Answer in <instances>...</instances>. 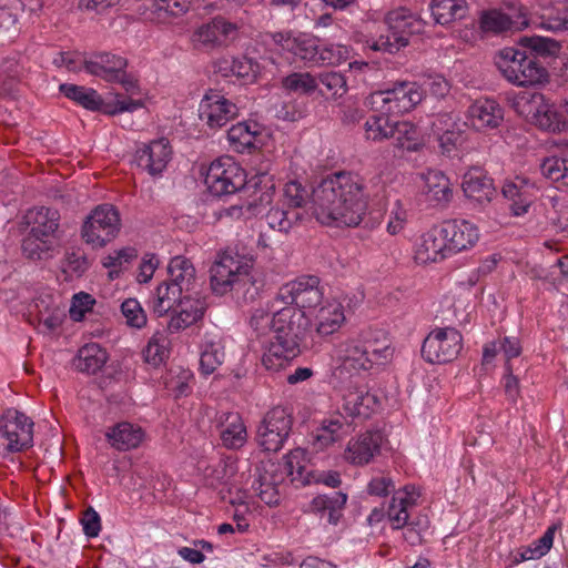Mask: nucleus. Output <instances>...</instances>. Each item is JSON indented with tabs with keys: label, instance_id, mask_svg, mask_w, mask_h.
<instances>
[{
	"label": "nucleus",
	"instance_id": "1",
	"mask_svg": "<svg viewBox=\"0 0 568 568\" xmlns=\"http://www.w3.org/2000/svg\"><path fill=\"white\" fill-rule=\"evenodd\" d=\"M363 180L352 173L338 172L321 181L311 195L312 211L323 225L355 227L367 210Z\"/></svg>",
	"mask_w": 568,
	"mask_h": 568
},
{
	"label": "nucleus",
	"instance_id": "2",
	"mask_svg": "<svg viewBox=\"0 0 568 568\" xmlns=\"http://www.w3.org/2000/svg\"><path fill=\"white\" fill-rule=\"evenodd\" d=\"M310 327L305 312L286 306L273 314L271 328L273 339L262 356V364L268 371H280L300 355L301 342Z\"/></svg>",
	"mask_w": 568,
	"mask_h": 568
},
{
	"label": "nucleus",
	"instance_id": "3",
	"mask_svg": "<svg viewBox=\"0 0 568 568\" xmlns=\"http://www.w3.org/2000/svg\"><path fill=\"white\" fill-rule=\"evenodd\" d=\"M253 264L252 257L234 250L220 252L210 267L212 292L219 296L235 292L242 294L245 300H253L258 292Z\"/></svg>",
	"mask_w": 568,
	"mask_h": 568
},
{
	"label": "nucleus",
	"instance_id": "4",
	"mask_svg": "<svg viewBox=\"0 0 568 568\" xmlns=\"http://www.w3.org/2000/svg\"><path fill=\"white\" fill-rule=\"evenodd\" d=\"M384 22L388 28L387 34H381L377 39L367 40V47L374 51L395 54L409 43L413 34L423 31V21L405 7H398L385 14Z\"/></svg>",
	"mask_w": 568,
	"mask_h": 568
},
{
	"label": "nucleus",
	"instance_id": "5",
	"mask_svg": "<svg viewBox=\"0 0 568 568\" xmlns=\"http://www.w3.org/2000/svg\"><path fill=\"white\" fill-rule=\"evenodd\" d=\"M495 64L501 75L517 87L541 84L548 80L547 69L536 57L515 48H504L495 55Z\"/></svg>",
	"mask_w": 568,
	"mask_h": 568
},
{
	"label": "nucleus",
	"instance_id": "6",
	"mask_svg": "<svg viewBox=\"0 0 568 568\" xmlns=\"http://www.w3.org/2000/svg\"><path fill=\"white\" fill-rule=\"evenodd\" d=\"M307 195V190L301 182L288 181L283 189V204L270 209L266 214L268 226L285 234L300 226L307 216L303 210Z\"/></svg>",
	"mask_w": 568,
	"mask_h": 568
},
{
	"label": "nucleus",
	"instance_id": "7",
	"mask_svg": "<svg viewBox=\"0 0 568 568\" xmlns=\"http://www.w3.org/2000/svg\"><path fill=\"white\" fill-rule=\"evenodd\" d=\"M425 90L410 81L396 82L393 88L373 92L367 103L374 112L396 115L409 112L424 99Z\"/></svg>",
	"mask_w": 568,
	"mask_h": 568
},
{
	"label": "nucleus",
	"instance_id": "8",
	"mask_svg": "<svg viewBox=\"0 0 568 568\" xmlns=\"http://www.w3.org/2000/svg\"><path fill=\"white\" fill-rule=\"evenodd\" d=\"M122 227L119 210L109 203L97 205L81 226V239L94 250L114 241Z\"/></svg>",
	"mask_w": 568,
	"mask_h": 568
},
{
	"label": "nucleus",
	"instance_id": "9",
	"mask_svg": "<svg viewBox=\"0 0 568 568\" xmlns=\"http://www.w3.org/2000/svg\"><path fill=\"white\" fill-rule=\"evenodd\" d=\"M335 363L331 375L334 387L351 383L353 376L371 369V361L365 356L361 341L348 339L341 343L335 351Z\"/></svg>",
	"mask_w": 568,
	"mask_h": 568
},
{
	"label": "nucleus",
	"instance_id": "10",
	"mask_svg": "<svg viewBox=\"0 0 568 568\" xmlns=\"http://www.w3.org/2000/svg\"><path fill=\"white\" fill-rule=\"evenodd\" d=\"M463 347V336L454 327L433 329L424 339L422 356L429 363L444 364L453 362Z\"/></svg>",
	"mask_w": 568,
	"mask_h": 568
},
{
	"label": "nucleus",
	"instance_id": "11",
	"mask_svg": "<svg viewBox=\"0 0 568 568\" xmlns=\"http://www.w3.org/2000/svg\"><path fill=\"white\" fill-rule=\"evenodd\" d=\"M293 419L284 407H274L266 413L257 427L256 440L264 452L277 453L292 430Z\"/></svg>",
	"mask_w": 568,
	"mask_h": 568
},
{
	"label": "nucleus",
	"instance_id": "12",
	"mask_svg": "<svg viewBox=\"0 0 568 568\" xmlns=\"http://www.w3.org/2000/svg\"><path fill=\"white\" fill-rule=\"evenodd\" d=\"M204 182L214 196L233 194L245 184L241 168L230 156L220 158L211 163Z\"/></svg>",
	"mask_w": 568,
	"mask_h": 568
},
{
	"label": "nucleus",
	"instance_id": "13",
	"mask_svg": "<svg viewBox=\"0 0 568 568\" xmlns=\"http://www.w3.org/2000/svg\"><path fill=\"white\" fill-rule=\"evenodd\" d=\"M0 435L9 452H21L32 446L33 422L22 412L8 408L0 416Z\"/></svg>",
	"mask_w": 568,
	"mask_h": 568
},
{
	"label": "nucleus",
	"instance_id": "14",
	"mask_svg": "<svg viewBox=\"0 0 568 568\" xmlns=\"http://www.w3.org/2000/svg\"><path fill=\"white\" fill-rule=\"evenodd\" d=\"M277 298L288 306L303 311L318 306L323 300L317 276H304L283 285Z\"/></svg>",
	"mask_w": 568,
	"mask_h": 568
},
{
	"label": "nucleus",
	"instance_id": "15",
	"mask_svg": "<svg viewBox=\"0 0 568 568\" xmlns=\"http://www.w3.org/2000/svg\"><path fill=\"white\" fill-rule=\"evenodd\" d=\"M239 29L236 23L222 16H216L193 32L192 42L196 48L219 49L234 41L239 36Z\"/></svg>",
	"mask_w": 568,
	"mask_h": 568
},
{
	"label": "nucleus",
	"instance_id": "16",
	"mask_svg": "<svg viewBox=\"0 0 568 568\" xmlns=\"http://www.w3.org/2000/svg\"><path fill=\"white\" fill-rule=\"evenodd\" d=\"M524 108L530 122L540 130L556 133L564 131L567 126L565 116L541 93L531 94Z\"/></svg>",
	"mask_w": 568,
	"mask_h": 568
},
{
	"label": "nucleus",
	"instance_id": "17",
	"mask_svg": "<svg viewBox=\"0 0 568 568\" xmlns=\"http://www.w3.org/2000/svg\"><path fill=\"white\" fill-rule=\"evenodd\" d=\"M200 118L212 129L224 126L237 114V108L219 91L210 90L200 103Z\"/></svg>",
	"mask_w": 568,
	"mask_h": 568
},
{
	"label": "nucleus",
	"instance_id": "18",
	"mask_svg": "<svg viewBox=\"0 0 568 568\" xmlns=\"http://www.w3.org/2000/svg\"><path fill=\"white\" fill-rule=\"evenodd\" d=\"M172 158L170 142L162 138L144 144L135 152V162L139 168L152 176L160 175Z\"/></svg>",
	"mask_w": 568,
	"mask_h": 568
},
{
	"label": "nucleus",
	"instance_id": "19",
	"mask_svg": "<svg viewBox=\"0 0 568 568\" xmlns=\"http://www.w3.org/2000/svg\"><path fill=\"white\" fill-rule=\"evenodd\" d=\"M450 255L470 250L479 240L478 227L466 220H450L442 224Z\"/></svg>",
	"mask_w": 568,
	"mask_h": 568
},
{
	"label": "nucleus",
	"instance_id": "20",
	"mask_svg": "<svg viewBox=\"0 0 568 568\" xmlns=\"http://www.w3.org/2000/svg\"><path fill=\"white\" fill-rule=\"evenodd\" d=\"M444 235L442 225L424 233L415 250V261L418 264H427L436 263L450 256Z\"/></svg>",
	"mask_w": 568,
	"mask_h": 568
},
{
	"label": "nucleus",
	"instance_id": "21",
	"mask_svg": "<svg viewBox=\"0 0 568 568\" xmlns=\"http://www.w3.org/2000/svg\"><path fill=\"white\" fill-rule=\"evenodd\" d=\"M353 430V420H349L343 413L336 412L322 422L321 427L314 435L313 446L315 449L322 450L343 439Z\"/></svg>",
	"mask_w": 568,
	"mask_h": 568
},
{
	"label": "nucleus",
	"instance_id": "22",
	"mask_svg": "<svg viewBox=\"0 0 568 568\" xmlns=\"http://www.w3.org/2000/svg\"><path fill=\"white\" fill-rule=\"evenodd\" d=\"M342 394V410L347 418L363 417L367 418L377 408V397L367 390L357 387H339Z\"/></svg>",
	"mask_w": 568,
	"mask_h": 568
},
{
	"label": "nucleus",
	"instance_id": "23",
	"mask_svg": "<svg viewBox=\"0 0 568 568\" xmlns=\"http://www.w3.org/2000/svg\"><path fill=\"white\" fill-rule=\"evenodd\" d=\"M468 119L477 131L497 129L504 121V109L493 99H479L469 106Z\"/></svg>",
	"mask_w": 568,
	"mask_h": 568
},
{
	"label": "nucleus",
	"instance_id": "24",
	"mask_svg": "<svg viewBox=\"0 0 568 568\" xmlns=\"http://www.w3.org/2000/svg\"><path fill=\"white\" fill-rule=\"evenodd\" d=\"M501 193L511 202L509 209L513 215L520 216L527 213L532 203L536 186L527 179L516 176L515 180L505 182Z\"/></svg>",
	"mask_w": 568,
	"mask_h": 568
},
{
	"label": "nucleus",
	"instance_id": "25",
	"mask_svg": "<svg viewBox=\"0 0 568 568\" xmlns=\"http://www.w3.org/2000/svg\"><path fill=\"white\" fill-rule=\"evenodd\" d=\"M128 67V60L121 55L109 52H99L83 60V69L108 82L116 80L119 72Z\"/></svg>",
	"mask_w": 568,
	"mask_h": 568
},
{
	"label": "nucleus",
	"instance_id": "26",
	"mask_svg": "<svg viewBox=\"0 0 568 568\" xmlns=\"http://www.w3.org/2000/svg\"><path fill=\"white\" fill-rule=\"evenodd\" d=\"M59 222L58 210L44 206L28 210L22 220V224L30 227L29 233L51 240L55 239Z\"/></svg>",
	"mask_w": 568,
	"mask_h": 568
},
{
	"label": "nucleus",
	"instance_id": "27",
	"mask_svg": "<svg viewBox=\"0 0 568 568\" xmlns=\"http://www.w3.org/2000/svg\"><path fill=\"white\" fill-rule=\"evenodd\" d=\"M382 436L378 432H366L352 439L345 449V459L353 465H366L379 453Z\"/></svg>",
	"mask_w": 568,
	"mask_h": 568
},
{
	"label": "nucleus",
	"instance_id": "28",
	"mask_svg": "<svg viewBox=\"0 0 568 568\" xmlns=\"http://www.w3.org/2000/svg\"><path fill=\"white\" fill-rule=\"evenodd\" d=\"M206 310L207 303L204 298L184 296V300H181L180 303V311L171 316L168 329L171 333H178L190 327L203 318Z\"/></svg>",
	"mask_w": 568,
	"mask_h": 568
},
{
	"label": "nucleus",
	"instance_id": "29",
	"mask_svg": "<svg viewBox=\"0 0 568 568\" xmlns=\"http://www.w3.org/2000/svg\"><path fill=\"white\" fill-rule=\"evenodd\" d=\"M462 186L466 197L478 205L491 202L496 194L493 180L479 170L466 173Z\"/></svg>",
	"mask_w": 568,
	"mask_h": 568
},
{
	"label": "nucleus",
	"instance_id": "30",
	"mask_svg": "<svg viewBox=\"0 0 568 568\" xmlns=\"http://www.w3.org/2000/svg\"><path fill=\"white\" fill-rule=\"evenodd\" d=\"M418 497L419 494L416 493L413 486H406L393 495L387 509V517L394 529H402L407 525L408 508L416 505Z\"/></svg>",
	"mask_w": 568,
	"mask_h": 568
},
{
	"label": "nucleus",
	"instance_id": "31",
	"mask_svg": "<svg viewBox=\"0 0 568 568\" xmlns=\"http://www.w3.org/2000/svg\"><path fill=\"white\" fill-rule=\"evenodd\" d=\"M168 274L169 278L165 281L183 293L194 288L195 268L186 257L181 255L172 257L168 265Z\"/></svg>",
	"mask_w": 568,
	"mask_h": 568
},
{
	"label": "nucleus",
	"instance_id": "32",
	"mask_svg": "<svg viewBox=\"0 0 568 568\" xmlns=\"http://www.w3.org/2000/svg\"><path fill=\"white\" fill-rule=\"evenodd\" d=\"M106 438L111 446L118 450H129L136 448L142 443L144 432L138 425L122 422L106 433Z\"/></svg>",
	"mask_w": 568,
	"mask_h": 568
},
{
	"label": "nucleus",
	"instance_id": "33",
	"mask_svg": "<svg viewBox=\"0 0 568 568\" xmlns=\"http://www.w3.org/2000/svg\"><path fill=\"white\" fill-rule=\"evenodd\" d=\"M347 501V495L335 491L331 495H318L308 505L310 513L324 515L327 513V521L336 525L342 516V510Z\"/></svg>",
	"mask_w": 568,
	"mask_h": 568
},
{
	"label": "nucleus",
	"instance_id": "34",
	"mask_svg": "<svg viewBox=\"0 0 568 568\" xmlns=\"http://www.w3.org/2000/svg\"><path fill=\"white\" fill-rule=\"evenodd\" d=\"M200 366L204 374H212L225 357L222 338L216 333H206L201 345Z\"/></svg>",
	"mask_w": 568,
	"mask_h": 568
},
{
	"label": "nucleus",
	"instance_id": "35",
	"mask_svg": "<svg viewBox=\"0 0 568 568\" xmlns=\"http://www.w3.org/2000/svg\"><path fill=\"white\" fill-rule=\"evenodd\" d=\"M429 9L434 21L445 26L464 19L469 8L466 0H432Z\"/></svg>",
	"mask_w": 568,
	"mask_h": 568
},
{
	"label": "nucleus",
	"instance_id": "36",
	"mask_svg": "<svg viewBox=\"0 0 568 568\" xmlns=\"http://www.w3.org/2000/svg\"><path fill=\"white\" fill-rule=\"evenodd\" d=\"M345 320L343 305L336 301L329 302L316 315V333L321 336L332 335L342 327Z\"/></svg>",
	"mask_w": 568,
	"mask_h": 568
},
{
	"label": "nucleus",
	"instance_id": "37",
	"mask_svg": "<svg viewBox=\"0 0 568 568\" xmlns=\"http://www.w3.org/2000/svg\"><path fill=\"white\" fill-rule=\"evenodd\" d=\"M106 361V351L97 343H90L79 349L74 366L82 373L95 374L105 365Z\"/></svg>",
	"mask_w": 568,
	"mask_h": 568
},
{
	"label": "nucleus",
	"instance_id": "38",
	"mask_svg": "<svg viewBox=\"0 0 568 568\" xmlns=\"http://www.w3.org/2000/svg\"><path fill=\"white\" fill-rule=\"evenodd\" d=\"M426 193L437 205H445L453 197L449 179L438 170H428L425 174Z\"/></svg>",
	"mask_w": 568,
	"mask_h": 568
},
{
	"label": "nucleus",
	"instance_id": "39",
	"mask_svg": "<svg viewBox=\"0 0 568 568\" xmlns=\"http://www.w3.org/2000/svg\"><path fill=\"white\" fill-rule=\"evenodd\" d=\"M54 240L28 233L21 243L22 254L31 261H47L54 256Z\"/></svg>",
	"mask_w": 568,
	"mask_h": 568
},
{
	"label": "nucleus",
	"instance_id": "40",
	"mask_svg": "<svg viewBox=\"0 0 568 568\" xmlns=\"http://www.w3.org/2000/svg\"><path fill=\"white\" fill-rule=\"evenodd\" d=\"M540 172L556 189L568 191V150L564 156L546 158L540 163Z\"/></svg>",
	"mask_w": 568,
	"mask_h": 568
},
{
	"label": "nucleus",
	"instance_id": "41",
	"mask_svg": "<svg viewBox=\"0 0 568 568\" xmlns=\"http://www.w3.org/2000/svg\"><path fill=\"white\" fill-rule=\"evenodd\" d=\"M60 92H62L68 99L90 111H100L103 105V99L92 88L63 83L60 85Z\"/></svg>",
	"mask_w": 568,
	"mask_h": 568
},
{
	"label": "nucleus",
	"instance_id": "42",
	"mask_svg": "<svg viewBox=\"0 0 568 568\" xmlns=\"http://www.w3.org/2000/svg\"><path fill=\"white\" fill-rule=\"evenodd\" d=\"M183 294L182 291L163 281L155 290L152 301L153 313L159 317L166 315L178 302L180 304L181 300H184Z\"/></svg>",
	"mask_w": 568,
	"mask_h": 568
},
{
	"label": "nucleus",
	"instance_id": "43",
	"mask_svg": "<svg viewBox=\"0 0 568 568\" xmlns=\"http://www.w3.org/2000/svg\"><path fill=\"white\" fill-rule=\"evenodd\" d=\"M390 139L394 140V145L403 151L416 152L420 148L417 128L407 121L394 122Z\"/></svg>",
	"mask_w": 568,
	"mask_h": 568
},
{
	"label": "nucleus",
	"instance_id": "44",
	"mask_svg": "<svg viewBox=\"0 0 568 568\" xmlns=\"http://www.w3.org/2000/svg\"><path fill=\"white\" fill-rule=\"evenodd\" d=\"M226 420L229 424L220 432L222 444L226 448L239 449L246 443V427L237 414H230Z\"/></svg>",
	"mask_w": 568,
	"mask_h": 568
},
{
	"label": "nucleus",
	"instance_id": "45",
	"mask_svg": "<svg viewBox=\"0 0 568 568\" xmlns=\"http://www.w3.org/2000/svg\"><path fill=\"white\" fill-rule=\"evenodd\" d=\"M253 489L262 501L267 506H277L281 495L275 479L267 470L261 471L256 468V478L253 481Z\"/></svg>",
	"mask_w": 568,
	"mask_h": 568
},
{
	"label": "nucleus",
	"instance_id": "46",
	"mask_svg": "<svg viewBox=\"0 0 568 568\" xmlns=\"http://www.w3.org/2000/svg\"><path fill=\"white\" fill-rule=\"evenodd\" d=\"M138 257V251L134 247L128 246L114 251L108 256L103 257L102 265L109 268L108 276L110 280L119 278L125 271L124 268Z\"/></svg>",
	"mask_w": 568,
	"mask_h": 568
},
{
	"label": "nucleus",
	"instance_id": "47",
	"mask_svg": "<svg viewBox=\"0 0 568 568\" xmlns=\"http://www.w3.org/2000/svg\"><path fill=\"white\" fill-rule=\"evenodd\" d=\"M520 44L530 49L531 52L535 54L534 57L536 58L557 57L561 50L560 41L541 36L523 37L520 39Z\"/></svg>",
	"mask_w": 568,
	"mask_h": 568
},
{
	"label": "nucleus",
	"instance_id": "48",
	"mask_svg": "<svg viewBox=\"0 0 568 568\" xmlns=\"http://www.w3.org/2000/svg\"><path fill=\"white\" fill-rule=\"evenodd\" d=\"M550 4H556L542 16L541 26L552 31L568 30V0H548Z\"/></svg>",
	"mask_w": 568,
	"mask_h": 568
},
{
	"label": "nucleus",
	"instance_id": "49",
	"mask_svg": "<svg viewBox=\"0 0 568 568\" xmlns=\"http://www.w3.org/2000/svg\"><path fill=\"white\" fill-rule=\"evenodd\" d=\"M361 345L365 356L371 361V368L375 364H381L389 355V342L386 336H364Z\"/></svg>",
	"mask_w": 568,
	"mask_h": 568
},
{
	"label": "nucleus",
	"instance_id": "50",
	"mask_svg": "<svg viewBox=\"0 0 568 568\" xmlns=\"http://www.w3.org/2000/svg\"><path fill=\"white\" fill-rule=\"evenodd\" d=\"M168 336L163 332L154 333L143 351L145 362L153 366H159L168 357Z\"/></svg>",
	"mask_w": 568,
	"mask_h": 568
},
{
	"label": "nucleus",
	"instance_id": "51",
	"mask_svg": "<svg viewBox=\"0 0 568 568\" xmlns=\"http://www.w3.org/2000/svg\"><path fill=\"white\" fill-rule=\"evenodd\" d=\"M394 122L390 121L389 115H372L365 122V130L367 139L373 141H383L390 139L393 133Z\"/></svg>",
	"mask_w": 568,
	"mask_h": 568
},
{
	"label": "nucleus",
	"instance_id": "52",
	"mask_svg": "<svg viewBox=\"0 0 568 568\" xmlns=\"http://www.w3.org/2000/svg\"><path fill=\"white\" fill-rule=\"evenodd\" d=\"M255 131L252 130L251 124L246 122H239L231 126L227 131V139L237 151H243L254 146Z\"/></svg>",
	"mask_w": 568,
	"mask_h": 568
},
{
	"label": "nucleus",
	"instance_id": "53",
	"mask_svg": "<svg viewBox=\"0 0 568 568\" xmlns=\"http://www.w3.org/2000/svg\"><path fill=\"white\" fill-rule=\"evenodd\" d=\"M320 45L317 40L306 34L295 38L291 52L303 61L318 64Z\"/></svg>",
	"mask_w": 568,
	"mask_h": 568
},
{
	"label": "nucleus",
	"instance_id": "54",
	"mask_svg": "<svg viewBox=\"0 0 568 568\" xmlns=\"http://www.w3.org/2000/svg\"><path fill=\"white\" fill-rule=\"evenodd\" d=\"M283 87L292 92L308 94L316 90L317 82L316 79L305 72V73H292L283 79Z\"/></svg>",
	"mask_w": 568,
	"mask_h": 568
},
{
	"label": "nucleus",
	"instance_id": "55",
	"mask_svg": "<svg viewBox=\"0 0 568 568\" xmlns=\"http://www.w3.org/2000/svg\"><path fill=\"white\" fill-rule=\"evenodd\" d=\"M513 23L508 14L497 10L485 12L480 18V28L486 32H504L511 29Z\"/></svg>",
	"mask_w": 568,
	"mask_h": 568
},
{
	"label": "nucleus",
	"instance_id": "56",
	"mask_svg": "<svg viewBox=\"0 0 568 568\" xmlns=\"http://www.w3.org/2000/svg\"><path fill=\"white\" fill-rule=\"evenodd\" d=\"M273 199L274 192L272 190H266L254 196L252 200L244 202L246 219L258 215H264L266 217L267 212L273 207Z\"/></svg>",
	"mask_w": 568,
	"mask_h": 568
},
{
	"label": "nucleus",
	"instance_id": "57",
	"mask_svg": "<svg viewBox=\"0 0 568 568\" xmlns=\"http://www.w3.org/2000/svg\"><path fill=\"white\" fill-rule=\"evenodd\" d=\"M121 312L131 327L142 328L146 324V315L135 298H128L121 304Z\"/></svg>",
	"mask_w": 568,
	"mask_h": 568
},
{
	"label": "nucleus",
	"instance_id": "58",
	"mask_svg": "<svg viewBox=\"0 0 568 568\" xmlns=\"http://www.w3.org/2000/svg\"><path fill=\"white\" fill-rule=\"evenodd\" d=\"M556 526H550L545 534L531 544L523 555L524 559L529 560L540 558L546 555L552 546Z\"/></svg>",
	"mask_w": 568,
	"mask_h": 568
},
{
	"label": "nucleus",
	"instance_id": "59",
	"mask_svg": "<svg viewBox=\"0 0 568 568\" xmlns=\"http://www.w3.org/2000/svg\"><path fill=\"white\" fill-rule=\"evenodd\" d=\"M318 80L333 97H343L347 92L346 78L339 72H323Z\"/></svg>",
	"mask_w": 568,
	"mask_h": 568
},
{
	"label": "nucleus",
	"instance_id": "60",
	"mask_svg": "<svg viewBox=\"0 0 568 568\" xmlns=\"http://www.w3.org/2000/svg\"><path fill=\"white\" fill-rule=\"evenodd\" d=\"M463 131L458 128H452L445 130L438 136L439 149L442 154L452 156V154L464 142Z\"/></svg>",
	"mask_w": 568,
	"mask_h": 568
},
{
	"label": "nucleus",
	"instance_id": "61",
	"mask_svg": "<svg viewBox=\"0 0 568 568\" xmlns=\"http://www.w3.org/2000/svg\"><path fill=\"white\" fill-rule=\"evenodd\" d=\"M190 9L189 0H160L153 10L159 18L181 17Z\"/></svg>",
	"mask_w": 568,
	"mask_h": 568
},
{
	"label": "nucleus",
	"instance_id": "62",
	"mask_svg": "<svg viewBox=\"0 0 568 568\" xmlns=\"http://www.w3.org/2000/svg\"><path fill=\"white\" fill-rule=\"evenodd\" d=\"M302 456V449H293L285 456V470L293 483H307V480L303 476L304 466L300 464V458Z\"/></svg>",
	"mask_w": 568,
	"mask_h": 568
},
{
	"label": "nucleus",
	"instance_id": "63",
	"mask_svg": "<svg viewBox=\"0 0 568 568\" xmlns=\"http://www.w3.org/2000/svg\"><path fill=\"white\" fill-rule=\"evenodd\" d=\"M64 272L70 271L77 276H81L89 268V261L84 253L78 251L67 252L63 261Z\"/></svg>",
	"mask_w": 568,
	"mask_h": 568
},
{
	"label": "nucleus",
	"instance_id": "64",
	"mask_svg": "<svg viewBox=\"0 0 568 568\" xmlns=\"http://www.w3.org/2000/svg\"><path fill=\"white\" fill-rule=\"evenodd\" d=\"M347 55L348 50L343 45H329L320 48L318 64H339L347 59Z\"/></svg>",
	"mask_w": 568,
	"mask_h": 568
}]
</instances>
